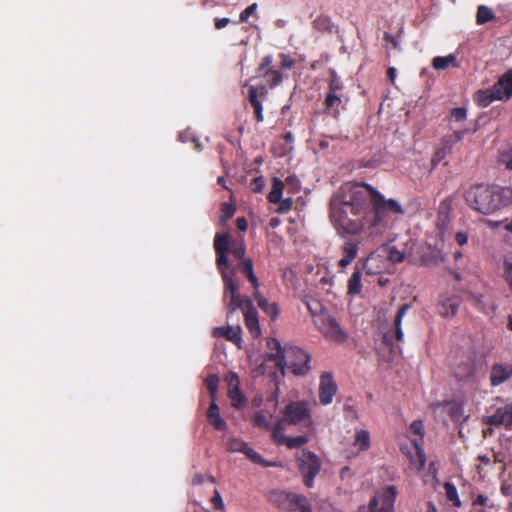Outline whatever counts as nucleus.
I'll return each instance as SVG.
<instances>
[{"instance_id":"obj_24","label":"nucleus","mask_w":512,"mask_h":512,"mask_svg":"<svg viewBox=\"0 0 512 512\" xmlns=\"http://www.w3.org/2000/svg\"><path fill=\"white\" fill-rule=\"evenodd\" d=\"M208 422L217 431L227 430V423L220 415V409L215 400H212L207 411Z\"/></svg>"},{"instance_id":"obj_61","label":"nucleus","mask_w":512,"mask_h":512,"mask_svg":"<svg viewBox=\"0 0 512 512\" xmlns=\"http://www.w3.org/2000/svg\"><path fill=\"white\" fill-rule=\"evenodd\" d=\"M285 183L292 186L295 190L298 189L300 184L296 176H288L285 180Z\"/></svg>"},{"instance_id":"obj_13","label":"nucleus","mask_w":512,"mask_h":512,"mask_svg":"<svg viewBox=\"0 0 512 512\" xmlns=\"http://www.w3.org/2000/svg\"><path fill=\"white\" fill-rule=\"evenodd\" d=\"M254 80L251 78L245 87L248 89L247 99L254 110L255 119L258 123L264 121L262 101L267 99L268 90L266 85H250L249 82Z\"/></svg>"},{"instance_id":"obj_18","label":"nucleus","mask_w":512,"mask_h":512,"mask_svg":"<svg viewBox=\"0 0 512 512\" xmlns=\"http://www.w3.org/2000/svg\"><path fill=\"white\" fill-rule=\"evenodd\" d=\"M485 423L490 426H505L506 429H512V404H507L497 408L494 414L487 416Z\"/></svg>"},{"instance_id":"obj_9","label":"nucleus","mask_w":512,"mask_h":512,"mask_svg":"<svg viewBox=\"0 0 512 512\" xmlns=\"http://www.w3.org/2000/svg\"><path fill=\"white\" fill-rule=\"evenodd\" d=\"M297 462L304 485L313 487L314 479L321 469V460L314 452L304 449L297 457Z\"/></svg>"},{"instance_id":"obj_63","label":"nucleus","mask_w":512,"mask_h":512,"mask_svg":"<svg viewBox=\"0 0 512 512\" xmlns=\"http://www.w3.org/2000/svg\"><path fill=\"white\" fill-rule=\"evenodd\" d=\"M326 23H327V19L326 18H321V17L317 18L314 21V25L317 28H322Z\"/></svg>"},{"instance_id":"obj_21","label":"nucleus","mask_w":512,"mask_h":512,"mask_svg":"<svg viewBox=\"0 0 512 512\" xmlns=\"http://www.w3.org/2000/svg\"><path fill=\"white\" fill-rule=\"evenodd\" d=\"M460 306V299L457 296L443 297L437 304V312L442 317H453Z\"/></svg>"},{"instance_id":"obj_64","label":"nucleus","mask_w":512,"mask_h":512,"mask_svg":"<svg viewBox=\"0 0 512 512\" xmlns=\"http://www.w3.org/2000/svg\"><path fill=\"white\" fill-rule=\"evenodd\" d=\"M396 76V69L394 67H390L387 71V77L390 81H394Z\"/></svg>"},{"instance_id":"obj_31","label":"nucleus","mask_w":512,"mask_h":512,"mask_svg":"<svg viewBox=\"0 0 512 512\" xmlns=\"http://www.w3.org/2000/svg\"><path fill=\"white\" fill-rule=\"evenodd\" d=\"M432 66L436 70H443L450 66L458 67L457 58L454 54L448 56H437L432 60Z\"/></svg>"},{"instance_id":"obj_38","label":"nucleus","mask_w":512,"mask_h":512,"mask_svg":"<svg viewBox=\"0 0 512 512\" xmlns=\"http://www.w3.org/2000/svg\"><path fill=\"white\" fill-rule=\"evenodd\" d=\"M285 423L280 419L272 428L271 436L277 445H284L287 436L283 434Z\"/></svg>"},{"instance_id":"obj_3","label":"nucleus","mask_w":512,"mask_h":512,"mask_svg":"<svg viewBox=\"0 0 512 512\" xmlns=\"http://www.w3.org/2000/svg\"><path fill=\"white\" fill-rule=\"evenodd\" d=\"M364 189L368 193L367 202L370 204L369 237L375 240L385 232L389 222V213L402 215L404 214V209L398 201L394 199L386 200L370 184L364 183Z\"/></svg>"},{"instance_id":"obj_25","label":"nucleus","mask_w":512,"mask_h":512,"mask_svg":"<svg viewBox=\"0 0 512 512\" xmlns=\"http://www.w3.org/2000/svg\"><path fill=\"white\" fill-rule=\"evenodd\" d=\"M343 106V100L341 95L326 94L324 100V112L333 118H338L340 110Z\"/></svg>"},{"instance_id":"obj_49","label":"nucleus","mask_w":512,"mask_h":512,"mask_svg":"<svg viewBox=\"0 0 512 512\" xmlns=\"http://www.w3.org/2000/svg\"><path fill=\"white\" fill-rule=\"evenodd\" d=\"M450 117L456 122H462L467 117V110L464 107H456L450 111Z\"/></svg>"},{"instance_id":"obj_6","label":"nucleus","mask_w":512,"mask_h":512,"mask_svg":"<svg viewBox=\"0 0 512 512\" xmlns=\"http://www.w3.org/2000/svg\"><path fill=\"white\" fill-rule=\"evenodd\" d=\"M266 497L269 503L285 512H307L310 502L306 496L284 489H272Z\"/></svg>"},{"instance_id":"obj_32","label":"nucleus","mask_w":512,"mask_h":512,"mask_svg":"<svg viewBox=\"0 0 512 512\" xmlns=\"http://www.w3.org/2000/svg\"><path fill=\"white\" fill-rule=\"evenodd\" d=\"M284 183L277 177L272 179V189L269 192L267 199L270 203L276 204L280 202L283 193Z\"/></svg>"},{"instance_id":"obj_56","label":"nucleus","mask_w":512,"mask_h":512,"mask_svg":"<svg viewBox=\"0 0 512 512\" xmlns=\"http://www.w3.org/2000/svg\"><path fill=\"white\" fill-rule=\"evenodd\" d=\"M414 445L416 447V454H417L418 460L420 462V467L422 468V467H424L425 461H426L425 453H424L423 449L419 446L417 441L414 442Z\"/></svg>"},{"instance_id":"obj_4","label":"nucleus","mask_w":512,"mask_h":512,"mask_svg":"<svg viewBox=\"0 0 512 512\" xmlns=\"http://www.w3.org/2000/svg\"><path fill=\"white\" fill-rule=\"evenodd\" d=\"M223 299H225L223 297ZM227 310V316L233 314L237 309H241L244 314V322L253 338L261 335V327L258 319V312L253 306L252 300L239 294V284H235L234 295L228 292V299L224 300Z\"/></svg>"},{"instance_id":"obj_57","label":"nucleus","mask_w":512,"mask_h":512,"mask_svg":"<svg viewBox=\"0 0 512 512\" xmlns=\"http://www.w3.org/2000/svg\"><path fill=\"white\" fill-rule=\"evenodd\" d=\"M231 20L229 18L223 17V18H215L214 19V26L217 30L225 28Z\"/></svg>"},{"instance_id":"obj_27","label":"nucleus","mask_w":512,"mask_h":512,"mask_svg":"<svg viewBox=\"0 0 512 512\" xmlns=\"http://www.w3.org/2000/svg\"><path fill=\"white\" fill-rule=\"evenodd\" d=\"M303 303L305 304L307 310L311 314L313 322L315 321V319L317 317L322 316V315H324L325 313L328 312L323 307L322 303L318 299H316V298H314L312 296H305L303 298Z\"/></svg>"},{"instance_id":"obj_50","label":"nucleus","mask_w":512,"mask_h":512,"mask_svg":"<svg viewBox=\"0 0 512 512\" xmlns=\"http://www.w3.org/2000/svg\"><path fill=\"white\" fill-rule=\"evenodd\" d=\"M279 57L281 59L280 68L282 69H292L296 64L295 59L289 54L281 53Z\"/></svg>"},{"instance_id":"obj_7","label":"nucleus","mask_w":512,"mask_h":512,"mask_svg":"<svg viewBox=\"0 0 512 512\" xmlns=\"http://www.w3.org/2000/svg\"><path fill=\"white\" fill-rule=\"evenodd\" d=\"M281 420L286 425L312 424L311 409L308 401H291L282 410Z\"/></svg>"},{"instance_id":"obj_47","label":"nucleus","mask_w":512,"mask_h":512,"mask_svg":"<svg viewBox=\"0 0 512 512\" xmlns=\"http://www.w3.org/2000/svg\"><path fill=\"white\" fill-rule=\"evenodd\" d=\"M499 163L504 165L508 170H512V148L500 151Z\"/></svg>"},{"instance_id":"obj_58","label":"nucleus","mask_w":512,"mask_h":512,"mask_svg":"<svg viewBox=\"0 0 512 512\" xmlns=\"http://www.w3.org/2000/svg\"><path fill=\"white\" fill-rule=\"evenodd\" d=\"M455 241L458 245L463 246L468 242V234L466 232H457L455 234Z\"/></svg>"},{"instance_id":"obj_20","label":"nucleus","mask_w":512,"mask_h":512,"mask_svg":"<svg viewBox=\"0 0 512 512\" xmlns=\"http://www.w3.org/2000/svg\"><path fill=\"white\" fill-rule=\"evenodd\" d=\"M512 377V364L495 363L490 371V383L499 386Z\"/></svg>"},{"instance_id":"obj_26","label":"nucleus","mask_w":512,"mask_h":512,"mask_svg":"<svg viewBox=\"0 0 512 512\" xmlns=\"http://www.w3.org/2000/svg\"><path fill=\"white\" fill-rule=\"evenodd\" d=\"M254 299L256 300L259 308L263 310L267 315L275 320L278 316L279 309L276 303H270L260 292L259 289L254 290Z\"/></svg>"},{"instance_id":"obj_10","label":"nucleus","mask_w":512,"mask_h":512,"mask_svg":"<svg viewBox=\"0 0 512 512\" xmlns=\"http://www.w3.org/2000/svg\"><path fill=\"white\" fill-rule=\"evenodd\" d=\"M313 323L328 341L340 344L348 338V334L329 312L317 317Z\"/></svg>"},{"instance_id":"obj_48","label":"nucleus","mask_w":512,"mask_h":512,"mask_svg":"<svg viewBox=\"0 0 512 512\" xmlns=\"http://www.w3.org/2000/svg\"><path fill=\"white\" fill-rule=\"evenodd\" d=\"M388 258L393 263H401L405 259L404 252L400 251L395 246L391 247L388 252Z\"/></svg>"},{"instance_id":"obj_62","label":"nucleus","mask_w":512,"mask_h":512,"mask_svg":"<svg viewBox=\"0 0 512 512\" xmlns=\"http://www.w3.org/2000/svg\"><path fill=\"white\" fill-rule=\"evenodd\" d=\"M487 503V497L485 495L479 494L473 501V505L477 506H484Z\"/></svg>"},{"instance_id":"obj_29","label":"nucleus","mask_w":512,"mask_h":512,"mask_svg":"<svg viewBox=\"0 0 512 512\" xmlns=\"http://www.w3.org/2000/svg\"><path fill=\"white\" fill-rule=\"evenodd\" d=\"M475 102L481 107L489 106L493 101L498 100L497 95L494 93V89L490 88L479 90L474 96Z\"/></svg>"},{"instance_id":"obj_46","label":"nucleus","mask_w":512,"mask_h":512,"mask_svg":"<svg viewBox=\"0 0 512 512\" xmlns=\"http://www.w3.org/2000/svg\"><path fill=\"white\" fill-rule=\"evenodd\" d=\"M503 278L512 290V257L504 259L503 262Z\"/></svg>"},{"instance_id":"obj_40","label":"nucleus","mask_w":512,"mask_h":512,"mask_svg":"<svg viewBox=\"0 0 512 512\" xmlns=\"http://www.w3.org/2000/svg\"><path fill=\"white\" fill-rule=\"evenodd\" d=\"M205 385L209 391L210 397L212 398V400H215L219 385L218 376L216 374L209 375L205 380Z\"/></svg>"},{"instance_id":"obj_52","label":"nucleus","mask_w":512,"mask_h":512,"mask_svg":"<svg viewBox=\"0 0 512 512\" xmlns=\"http://www.w3.org/2000/svg\"><path fill=\"white\" fill-rule=\"evenodd\" d=\"M277 204H279V207L277 208V213H288L293 206V199L290 197L285 199L281 198L280 202H278Z\"/></svg>"},{"instance_id":"obj_16","label":"nucleus","mask_w":512,"mask_h":512,"mask_svg":"<svg viewBox=\"0 0 512 512\" xmlns=\"http://www.w3.org/2000/svg\"><path fill=\"white\" fill-rule=\"evenodd\" d=\"M363 237L364 236L349 239L345 238L346 241L341 248L343 257L339 260L338 263L341 268H345L353 262V260L358 255L359 246L361 243L371 241L364 239Z\"/></svg>"},{"instance_id":"obj_30","label":"nucleus","mask_w":512,"mask_h":512,"mask_svg":"<svg viewBox=\"0 0 512 512\" xmlns=\"http://www.w3.org/2000/svg\"><path fill=\"white\" fill-rule=\"evenodd\" d=\"M362 291V272L357 267L347 283V294L358 295Z\"/></svg>"},{"instance_id":"obj_34","label":"nucleus","mask_w":512,"mask_h":512,"mask_svg":"<svg viewBox=\"0 0 512 512\" xmlns=\"http://www.w3.org/2000/svg\"><path fill=\"white\" fill-rule=\"evenodd\" d=\"M330 78L328 82V90L326 94H336L341 95L340 93L344 89L343 82L341 78L338 76L335 70H330Z\"/></svg>"},{"instance_id":"obj_51","label":"nucleus","mask_w":512,"mask_h":512,"mask_svg":"<svg viewBox=\"0 0 512 512\" xmlns=\"http://www.w3.org/2000/svg\"><path fill=\"white\" fill-rule=\"evenodd\" d=\"M257 8H258L257 3H252L251 5H249L246 9H244L240 13L239 22H241V23L247 22L249 17L256 12Z\"/></svg>"},{"instance_id":"obj_41","label":"nucleus","mask_w":512,"mask_h":512,"mask_svg":"<svg viewBox=\"0 0 512 512\" xmlns=\"http://www.w3.org/2000/svg\"><path fill=\"white\" fill-rule=\"evenodd\" d=\"M247 448V443L239 438H230L226 442V449L230 452H242Z\"/></svg>"},{"instance_id":"obj_43","label":"nucleus","mask_w":512,"mask_h":512,"mask_svg":"<svg viewBox=\"0 0 512 512\" xmlns=\"http://www.w3.org/2000/svg\"><path fill=\"white\" fill-rule=\"evenodd\" d=\"M444 489L446 492L447 499L449 501L453 502L454 506L459 507L461 503H460V500L458 497V492H457L456 487L452 483L446 482L444 484Z\"/></svg>"},{"instance_id":"obj_53","label":"nucleus","mask_w":512,"mask_h":512,"mask_svg":"<svg viewBox=\"0 0 512 512\" xmlns=\"http://www.w3.org/2000/svg\"><path fill=\"white\" fill-rule=\"evenodd\" d=\"M410 431L413 434L420 436V440L422 441V438H423V435H424V425H423V422L421 420H414L410 424Z\"/></svg>"},{"instance_id":"obj_8","label":"nucleus","mask_w":512,"mask_h":512,"mask_svg":"<svg viewBox=\"0 0 512 512\" xmlns=\"http://www.w3.org/2000/svg\"><path fill=\"white\" fill-rule=\"evenodd\" d=\"M453 377L457 382L469 384L475 382L476 376V354L468 351L461 354L459 359L451 367Z\"/></svg>"},{"instance_id":"obj_22","label":"nucleus","mask_w":512,"mask_h":512,"mask_svg":"<svg viewBox=\"0 0 512 512\" xmlns=\"http://www.w3.org/2000/svg\"><path fill=\"white\" fill-rule=\"evenodd\" d=\"M241 327L240 326H229V327H216L213 330L214 337H223L228 341L234 343L238 348H241Z\"/></svg>"},{"instance_id":"obj_36","label":"nucleus","mask_w":512,"mask_h":512,"mask_svg":"<svg viewBox=\"0 0 512 512\" xmlns=\"http://www.w3.org/2000/svg\"><path fill=\"white\" fill-rule=\"evenodd\" d=\"M236 212V205L234 203L224 202L220 207L219 224L225 226L228 220H230Z\"/></svg>"},{"instance_id":"obj_44","label":"nucleus","mask_w":512,"mask_h":512,"mask_svg":"<svg viewBox=\"0 0 512 512\" xmlns=\"http://www.w3.org/2000/svg\"><path fill=\"white\" fill-rule=\"evenodd\" d=\"M230 251L232 252L234 258L236 260H238V262H241V261L247 259V258H245L246 248H245L243 241L234 242L232 244V248Z\"/></svg>"},{"instance_id":"obj_1","label":"nucleus","mask_w":512,"mask_h":512,"mask_svg":"<svg viewBox=\"0 0 512 512\" xmlns=\"http://www.w3.org/2000/svg\"><path fill=\"white\" fill-rule=\"evenodd\" d=\"M364 182H346L333 194L329 202V217L341 238L369 237L370 204Z\"/></svg>"},{"instance_id":"obj_28","label":"nucleus","mask_w":512,"mask_h":512,"mask_svg":"<svg viewBox=\"0 0 512 512\" xmlns=\"http://www.w3.org/2000/svg\"><path fill=\"white\" fill-rule=\"evenodd\" d=\"M409 309H410L409 304H403L399 307V309L395 315V318L393 321V330H394V337L398 342L402 341L404 338V334H403V331L401 328V323H402L403 317L405 316V314L407 313V311Z\"/></svg>"},{"instance_id":"obj_15","label":"nucleus","mask_w":512,"mask_h":512,"mask_svg":"<svg viewBox=\"0 0 512 512\" xmlns=\"http://www.w3.org/2000/svg\"><path fill=\"white\" fill-rule=\"evenodd\" d=\"M273 63V56L266 55L262 58L261 63L258 66L259 76L266 79V82L270 88H274L279 85L282 81V74L279 70L271 68Z\"/></svg>"},{"instance_id":"obj_45","label":"nucleus","mask_w":512,"mask_h":512,"mask_svg":"<svg viewBox=\"0 0 512 512\" xmlns=\"http://www.w3.org/2000/svg\"><path fill=\"white\" fill-rule=\"evenodd\" d=\"M309 441L307 436L300 435L296 437H287L284 445L289 449L299 448Z\"/></svg>"},{"instance_id":"obj_19","label":"nucleus","mask_w":512,"mask_h":512,"mask_svg":"<svg viewBox=\"0 0 512 512\" xmlns=\"http://www.w3.org/2000/svg\"><path fill=\"white\" fill-rule=\"evenodd\" d=\"M498 101H508L512 97V69L506 71L492 85Z\"/></svg>"},{"instance_id":"obj_37","label":"nucleus","mask_w":512,"mask_h":512,"mask_svg":"<svg viewBox=\"0 0 512 512\" xmlns=\"http://www.w3.org/2000/svg\"><path fill=\"white\" fill-rule=\"evenodd\" d=\"M494 12L485 5H480L476 13V23L478 25L486 24L487 22L495 19Z\"/></svg>"},{"instance_id":"obj_39","label":"nucleus","mask_w":512,"mask_h":512,"mask_svg":"<svg viewBox=\"0 0 512 512\" xmlns=\"http://www.w3.org/2000/svg\"><path fill=\"white\" fill-rule=\"evenodd\" d=\"M236 378V386L229 389V398L231 399L232 406L240 408L244 405L245 398L238 388V378Z\"/></svg>"},{"instance_id":"obj_59","label":"nucleus","mask_w":512,"mask_h":512,"mask_svg":"<svg viewBox=\"0 0 512 512\" xmlns=\"http://www.w3.org/2000/svg\"><path fill=\"white\" fill-rule=\"evenodd\" d=\"M212 503L216 509H223L224 504L222 498L218 491L215 492V495L212 497Z\"/></svg>"},{"instance_id":"obj_33","label":"nucleus","mask_w":512,"mask_h":512,"mask_svg":"<svg viewBox=\"0 0 512 512\" xmlns=\"http://www.w3.org/2000/svg\"><path fill=\"white\" fill-rule=\"evenodd\" d=\"M353 445L359 451H366L370 448V435L369 432L363 429L355 432V439Z\"/></svg>"},{"instance_id":"obj_42","label":"nucleus","mask_w":512,"mask_h":512,"mask_svg":"<svg viewBox=\"0 0 512 512\" xmlns=\"http://www.w3.org/2000/svg\"><path fill=\"white\" fill-rule=\"evenodd\" d=\"M252 424L258 428L270 429V422L267 416L262 411H257L252 419Z\"/></svg>"},{"instance_id":"obj_2","label":"nucleus","mask_w":512,"mask_h":512,"mask_svg":"<svg viewBox=\"0 0 512 512\" xmlns=\"http://www.w3.org/2000/svg\"><path fill=\"white\" fill-rule=\"evenodd\" d=\"M464 198L472 209L489 215L512 204V188L476 184L465 191Z\"/></svg>"},{"instance_id":"obj_17","label":"nucleus","mask_w":512,"mask_h":512,"mask_svg":"<svg viewBox=\"0 0 512 512\" xmlns=\"http://www.w3.org/2000/svg\"><path fill=\"white\" fill-rule=\"evenodd\" d=\"M267 347L271 351L267 354V359L269 361L275 362V366L277 369L284 374L285 371V354H286V348H282L280 342L278 339L274 337H270L267 339Z\"/></svg>"},{"instance_id":"obj_55","label":"nucleus","mask_w":512,"mask_h":512,"mask_svg":"<svg viewBox=\"0 0 512 512\" xmlns=\"http://www.w3.org/2000/svg\"><path fill=\"white\" fill-rule=\"evenodd\" d=\"M468 131L467 130H463V131H454L451 135H449L446 139V142L447 144H450V145H453L457 142H460L463 137H464V134L467 133Z\"/></svg>"},{"instance_id":"obj_35","label":"nucleus","mask_w":512,"mask_h":512,"mask_svg":"<svg viewBox=\"0 0 512 512\" xmlns=\"http://www.w3.org/2000/svg\"><path fill=\"white\" fill-rule=\"evenodd\" d=\"M243 454H245L252 462L259 464L263 467H277L278 465L275 462H270L265 460L258 452L254 449L250 448L247 445V448L244 449Z\"/></svg>"},{"instance_id":"obj_23","label":"nucleus","mask_w":512,"mask_h":512,"mask_svg":"<svg viewBox=\"0 0 512 512\" xmlns=\"http://www.w3.org/2000/svg\"><path fill=\"white\" fill-rule=\"evenodd\" d=\"M231 270H235V272L238 271L239 273L244 275L251 283L254 290L259 289L260 284L257 276L254 273V264L251 258H247L246 260L238 262L237 265Z\"/></svg>"},{"instance_id":"obj_14","label":"nucleus","mask_w":512,"mask_h":512,"mask_svg":"<svg viewBox=\"0 0 512 512\" xmlns=\"http://www.w3.org/2000/svg\"><path fill=\"white\" fill-rule=\"evenodd\" d=\"M338 390L337 384L335 383L331 373L324 372L320 376L319 382V401L322 405L326 406L332 403L334 396Z\"/></svg>"},{"instance_id":"obj_12","label":"nucleus","mask_w":512,"mask_h":512,"mask_svg":"<svg viewBox=\"0 0 512 512\" xmlns=\"http://www.w3.org/2000/svg\"><path fill=\"white\" fill-rule=\"evenodd\" d=\"M396 496L395 486L390 485L383 488L370 499L369 512H393Z\"/></svg>"},{"instance_id":"obj_60","label":"nucleus","mask_w":512,"mask_h":512,"mask_svg":"<svg viewBox=\"0 0 512 512\" xmlns=\"http://www.w3.org/2000/svg\"><path fill=\"white\" fill-rule=\"evenodd\" d=\"M236 227L239 231L244 232L248 228V223L245 217H238L236 220Z\"/></svg>"},{"instance_id":"obj_5","label":"nucleus","mask_w":512,"mask_h":512,"mask_svg":"<svg viewBox=\"0 0 512 512\" xmlns=\"http://www.w3.org/2000/svg\"><path fill=\"white\" fill-rule=\"evenodd\" d=\"M232 246H230L228 234L217 233L214 238V249L216 252V264L221 274L224 284V298L228 299V292L233 295L235 293V284H238L235 279V270H228L230 268L228 253Z\"/></svg>"},{"instance_id":"obj_54","label":"nucleus","mask_w":512,"mask_h":512,"mask_svg":"<svg viewBox=\"0 0 512 512\" xmlns=\"http://www.w3.org/2000/svg\"><path fill=\"white\" fill-rule=\"evenodd\" d=\"M265 186V182H264V178L262 176H259V177H255L251 182H250V189L254 192V193H259L263 190Z\"/></svg>"},{"instance_id":"obj_11","label":"nucleus","mask_w":512,"mask_h":512,"mask_svg":"<svg viewBox=\"0 0 512 512\" xmlns=\"http://www.w3.org/2000/svg\"><path fill=\"white\" fill-rule=\"evenodd\" d=\"M285 369L289 368L294 375L303 376L310 370V355L297 346L286 348Z\"/></svg>"}]
</instances>
